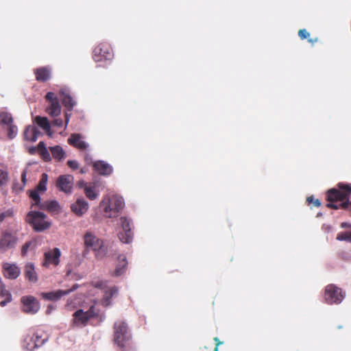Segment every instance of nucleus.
I'll list each match as a JSON object with an SVG mask.
<instances>
[{
	"label": "nucleus",
	"instance_id": "f257e3e1",
	"mask_svg": "<svg viewBox=\"0 0 351 351\" xmlns=\"http://www.w3.org/2000/svg\"><path fill=\"white\" fill-rule=\"evenodd\" d=\"M351 184L339 182L336 188H332L326 192V206L332 209H343L351 211Z\"/></svg>",
	"mask_w": 351,
	"mask_h": 351
},
{
	"label": "nucleus",
	"instance_id": "f03ea898",
	"mask_svg": "<svg viewBox=\"0 0 351 351\" xmlns=\"http://www.w3.org/2000/svg\"><path fill=\"white\" fill-rule=\"evenodd\" d=\"M114 341L123 351L132 347L131 335L127 324L118 320L114 324Z\"/></svg>",
	"mask_w": 351,
	"mask_h": 351
},
{
	"label": "nucleus",
	"instance_id": "7ed1b4c3",
	"mask_svg": "<svg viewBox=\"0 0 351 351\" xmlns=\"http://www.w3.org/2000/svg\"><path fill=\"white\" fill-rule=\"evenodd\" d=\"M123 206V199L122 197L117 196H113L111 199L107 196L104 197L100 202V207L108 217L116 216Z\"/></svg>",
	"mask_w": 351,
	"mask_h": 351
},
{
	"label": "nucleus",
	"instance_id": "20e7f679",
	"mask_svg": "<svg viewBox=\"0 0 351 351\" xmlns=\"http://www.w3.org/2000/svg\"><path fill=\"white\" fill-rule=\"evenodd\" d=\"M46 215L41 212L31 211L26 217V221L36 232H42L48 229L51 223L45 221Z\"/></svg>",
	"mask_w": 351,
	"mask_h": 351
},
{
	"label": "nucleus",
	"instance_id": "39448f33",
	"mask_svg": "<svg viewBox=\"0 0 351 351\" xmlns=\"http://www.w3.org/2000/svg\"><path fill=\"white\" fill-rule=\"evenodd\" d=\"M18 241L16 233L10 230L1 232L0 236V252H6L14 248Z\"/></svg>",
	"mask_w": 351,
	"mask_h": 351
},
{
	"label": "nucleus",
	"instance_id": "423d86ee",
	"mask_svg": "<svg viewBox=\"0 0 351 351\" xmlns=\"http://www.w3.org/2000/svg\"><path fill=\"white\" fill-rule=\"evenodd\" d=\"M343 299L342 291L334 285H328L325 288L324 300L329 304H339Z\"/></svg>",
	"mask_w": 351,
	"mask_h": 351
},
{
	"label": "nucleus",
	"instance_id": "0eeeda50",
	"mask_svg": "<svg viewBox=\"0 0 351 351\" xmlns=\"http://www.w3.org/2000/svg\"><path fill=\"white\" fill-rule=\"evenodd\" d=\"M112 56V49L107 43H100L93 50V58L95 62L110 60Z\"/></svg>",
	"mask_w": 351,
	"mask_h": 351
},
{
	"label": "nucleus",
	"instance_id": "6e6552de",
	"mask_svg": "<svg viewBox=\"0 0 351 351\" xmlns=\"http://www.w3.org/2000/svg\"><path fill=\"white\" fill-rule=\"evenodd\" d=\"M84 243L86 250H91L99 252L104 247L103 240L97 238L93 232L87 231L83 237Z\"/></svg>",
	"mask_w": 351,
	"mask_h": 351
},
{
	"label": "nucleus",
	"instance_id": "1a4fd4ad",
	"mask_svg": "<svg viewBox=\"0 0 351 351\" xmlns=\"http://www.w3.org/2000/svg\"><path fill=\"white\" fill-rule=\"evenodd\" d=\"M23 305V311L28 314H35L40 309V303L38 300L32 295H25L21 298Z\"/></svg>",
	"mask_w": 351,
	"mask_h": 351
},
{
	"label": "nucleus",
	"instance_id": "9d476101",
	"mask_svg": "<svg viewBox=\"0 0 351 351\" xmlns=\"http://www.w3.org/2000/svg\"><path fill=\"white\" fill-rule=\"evenodd\" d=\"M45 99L49 103L47 112L51 117H58L61 112V106L55 93L48 92L45 95Z\"/></svg>",
	"mask_w": 351,
	"mask_h": 351
},
{
	"label": "nucleus",
	"instance_id": "9b49d317",
	"mask_svg": "<svg viewBox=\"0 0 351 351\" xmlns=\"http://www.w3.org/2000/svg\"><path fill=\"white\" fill-rule=\"evenodd\" d=\"M120 221L122 226L123 232H119V238L121 242L129 243L132 241L133 238L131 221L125 217H121Z\"/></svg>",
	"mask_w": 351,
	"mask_h": 351
},
{
	"label": "nucleus",
	"instance_id": "f8f14e48",
	"mask_svg": "<svg viewBox=\"0 0 351 351\" xmlns=\"http://www.w3.org/2000/svg\"><path fill=\"white\" fill-rule=\"evenodd\" d=\"M61 252L59 248L55 247L52 250L45 252L43 266L48 267L49 265L56 267L60 263Z\"/></svg>",
	"mask_w": 351,
	"mask_h": 351
},
{
	"label": "nucleus",
	"instance_id": "ddd939ff",
	"mask_svg": "<svg viewBox=\"0 0 351 351\" xmlns=\"http://www.w3.org/2000/svg\"><path fill=\"white\" fill-rule=\"evenodd\" d=\"M78 287L77 285H74L73 287L68 290H61L58 289L53 291H50L47 293H41V296L44 300H50V301H57L60 300L62 297L69 294L71 292L75 291Z\"/></svg>",
	"mask_w": 351,
	"mask_h": 351
},
{
	"label": "nucleus",
	"instance_id": "4468645a",
	"mask_svg": "<svg viewBox=\"0 0 351 351\" xmlns=\"http://www.w3.org/2000/svg\"><path fill=\"white\" fill-rule=\"evenodd\" d=\"M73 184V177L71 175H63L58 177L56 185L58 188L65 192L71 193Z\"/></svg>",
	"mask_w": 351,
	"mask_h": 351
},
{
	"label": "nucleus",
	"instance_id": "2eb2a0df",
	"mask_svg": "<svg viewBox=\"0 0 351 351\" xmlns=\"http://www.w3.org/2000/svg\"><path fill=\"white\" fill-rule=\"evenodd\" d=\"M4 276L9 279H16L21 274L20 268L15 264L5 263L3 265Z\"/></svg>",
	"mask_w": 351,
	"mask_h": 351
},
{
	"label": "nucleus",
	"instance_id": "dca6fc26",
	"mask_svg": "<svg viewBox=\"0 0 351 351\" xmlns=\"http://www.w3.org/2000/svg\"><path fill=\"white\" fill-rule=\"evenodd\" d=\"M35 78L37 81L45 82L50 80L51 71L49 66H41L34 70Z\"/></svg>",
	"mask_w": 351,
	"mask_h": 351
},
{
	"label": "nucleus",
	"instance_id": "f3484780",
	"mask_svg": "<svg viewBox=\"0 0 351 351\" xmlns=\"http://www.w3.org/2000/svg\"><path fill=\"white\" fill-rule=\"evenodd\" d=\"M71 208L76 215L81 217L87 212L88 204L84 199H77L71 205Z\"/></svg>",
	"mask_w": 351,
	"mask_h": 351
},
{
	"label": "nucleus",
	"instance_id": "a211bd4d",
	"mask_svg": "<svg viewBox=\"0 0 351 351\" xmlns=\"http://www.w3.org/2000/svg\"><path fill=\"white\" fill-rule=\"evenodd\" d=\"M93 168L95 171L102 176H109L112 172V167L103 160H98L93 163Z\"/></svg>",
	"mask_w": 351,
	"mask_h": 351
},
{
	"label": "nucleus",
	"instance_id": "6ab92c4d",
	"mask_svg": "<svg viewBox=\"0 0 351 351\" xmlns=\"http://www.w3.org/2000/svg\"><path fill=\"white\" fill-rule=\"evenodd\" d=\"M88 322L87 317H86L84 311L82 309H78L73 314L72 323L76 326H86Z\"/></svg>",
	"mask_w": 351,
	"mask_h": 351
},
{
	"label": "nucleus",
	"instance_id": "aec40b11",
	"mask_svg": "<svg viewBox=\"0 0 351 351\" xmlns=\"http://www.w3.org/2000/svg\"><path fill=\"white\" fill-rule=\"evenodd\" d=\"M40 132L34 125H27L23 132V137L25 141L35 142Z\"/></svg>",
	"mask_w": 351,
	"mask_h": 351
},
{
	"label": "nucleus",
	"instance_id": "412c9836",
	"mask_svg": "<svg viewBox=\"0 0 351 351\" xmlns=\"http://www.w3.org/2000/svg\"><path fill=\"white\" fill-rule=\"evenodd\" d=\"M68 143L69 145L81 150H84L87 148V143L82 139V136L80 134H73L68 138Z\"/></svg>",
	"mask_w": 351,
	"mask_h": 351
},
{
	"label": "nucleus",
	"instance_id": "4be33fe9",
	"mask_svg": "<svg viewBox=\"0 0 351 351\" xmlns=\"http://www.w3.org/2000/svg\"><path fill=\"white\" fill-rule=\"evenodd\" d=\"M118 293V288L116 286L111 287L106 289L104 291L103 298L101 300V304L104 306H108L111 304L112 298Z\"/></svg>",
	"mask_w": 351,
	"mask_h": 351
},
{
	"label": "nucleus",
	"instance_id": "5701e85b",
	"mask_svg": "<svg viewBox=\"0 0 351 351\" xmlns=\"http://www.w3.org/2000/svg\"><path fill=\"white\" fill-rule=\"evenodd\" d=\"M24 276L27 280L32 282L38 281V275L35 269V266L32 263H27L24 267Z\"/></svg>",
	"mask_w": 351,
	"mask_h": 351
},
{
	"label": "nucleus",
	"instance_id": "b1692460",
	"mask_svg": "<svg viewBox=\"0 0 351 351\" xmlns=\"http://www.w3.org/2000/svg\"><path fill=\"white\" fill-rule=\"evenodd\" d=\"M127 265L128 261L125 256L120 254L118 256V263L117 264L116 269L113 273V276H119L122 275L125 272L127 268Z\"/></svg>",
	"mask_w": 351,
	"mask_h": 351
},
{
	"label": "nucleus",
	"instance_id": "393cba45",
	"mask_svg": "<svg viewBox=\"0 0 351 351\" xmlns=\"http://www.w3.org/2000/svg\"><path fill=\"white\" fill-rule=\"evenodd\" d=\"M60 95L62 97V104L69 110H71L75 106V102L71 96L65 90H61Z\"/></svg>",
	"mask_w": 351,
	"mask_h": 351
},
{
	"label": "nucleus",
	"instance_id": "a878e982",
	"mask_svg": "<svg viewBox=\"0 0 351 351\" xmlns=\"http://www.w3.org/2000/svg\"><path fill=\"white\" fill-rule=\"evenodd\" d=\"M40 209L46 210L51 213L58 212L60 209L59 204L57 201L52 200L50 202H45L40 205Z\"/></svg>",
	"mask_w": 351,
	"mask_h": 351
},
{
	"label": "nucleus",
	"instance_id": "bb28decb",
	"mask_svg": "<svg viewBox=\"0 0 351 351\" xmlns=\"http://www.w3.org/2000/svg\"><path fill=\"white\" fill-rule=\"evenodd\" d=\"M46 339H43L41 335L38 332L34 333L32 337H29V341H34V343L30 344L29 349H35L36 348L40 347L45 343Z\"/></svg>",
	"mask_w": 351,
	"mask_h": 351
},
{
	"label": "nucleus",
	"instance_id": "cd10ccee",
	"mask_svg": "<svg viewBox=\"0 0 351 351\" xmlns=\"http://www.w3.org/2000/svg\"><path fill=\"white\" fill-rule=\"evenodd\" d=\"M36 123L43 128L49 135H51V125L47 117L37 116L35 118Z\"/></svg>",
	"mask_w": 351,
	"mask_h": 351
},
{
	"label": "nucleus",
	"instance_id": "c85d7f7f",
	"mask_svg": "<svg viewBox=\"0 0 351 351\" xmlns=\"http://www.w3.org/2000/svg\"><path fill=\"white\" fill-rule=\"evenodd\" d=\"M49 149L51 152L53 158L58 160L63 159L65 156V153L63 149L59 145L50 147Z\"/></svg>",
	"mask_w": 351,
	"mask_h": 351
},
{
	"label": "nucleus",
	"instance_id": "c756f323",
	"mask_svg": "<svg viewBox=\"0 0 351 351\" xmlns=\"http://www.w3.org/2000/svg\"><path fill=\"white\" fill-rule=\"evenodd\" d=\"M84 313L88 321L93 318L100 317V310L97 308L95 305L90 306L88 311H84Z\"/></svg>",
	"mask_w": 351,
	"mask_h": 351
},
{
	"label": "nucleus",
	"instance_id": "7c9ffc66",
	"mask_svg": "<svg viewBox=\"0 0 351 351\" xmlns=\"http://www.w3.org/2000/svg\"><path fill=\"white\" fill-rule=\"evenodd\" d=\"M84 193L87 198L90 200L95 199L99 195L95 186H86L84 188Z\"/></svg>",
	"mask_w": 351,
	"mask_h": 351
},
{
	"label": "nucleus",
	"instance_id": "2f4dec72",
	"mask_svg": "<svg viewBox=\"0 0 351 351\" xmlns=\"http://www.w3.org/2000/svg\"><path fill=\"white\" fill-rule=\"evenodd\" d=\"M13 122V119L10 114L1 112H0V124L5 126L11 125Z\"/></svg>",
	"mask_w": 351,
	"mask_h": 351
},
{
	"label": "nucleus",
	"instance_id": "473e14b6",
	"mask_svg": "<svg viewBox=\"0 0 351 351\" xmlns=\"http://www.w3.org/2000/svg\"><path fill=\"white\" fill-rule=\"evenodd\" d=\"M36 241H29L25 243V244L22 246L21 248V255L25 256L27 255L28 251L29 250H32L36 247Z\"/></svg>",
	"mask_w": 351,
	"mask_h": 351
},
{
	"label": "nucleus",
	"instance_id": "72a5a7b5",
	"mask_svg": "<svg viewBox=\"0 0 351 351\" xmlns=\"http://www.w3.org/2000/svg\"><path fill=\"white\" fill-rule=\"evenodd\" d=\"M47 179L48 176L46 173H43L36 189L39 191H45L47 189L46 185L47 182Z\"/></svg>",
	"mask_w": 351,
	"mask_h": 351
},
{
	"label": "nucleus",
	"instance_id": "f704fd0d",
	"mask_svg": "<svg viewBox=\"0 0 351 351\" xmlns=\"http://www.w3.org/2000/svg\"><path fill=\"white\" fill-rule=\"evenodd\" d=\"M38 191H38L36 189L31 191L30 193H29V197L34 201L33 205L34 206H38L40 208V205L42 203H40V195L38 194Z\"/></svg>",
	"mask_w": 351,
	"mask_h": 351
},
{
	"label": "nucleus",
	"instance_id": "c9c22d12",
	"mask_svg": "<svg viewBox=\"0 0 351 351\" xmlns=\"http://www.w3.org/2000/svg\"><path fill=\"white\" fill-rule=\"evenodd\" d=\"M298 36L302 40L308 38V41L312 44L317 41V38L315 39L309 38L310 34L306 29H300L298 32Z\"/></svg>",
	"mask_w": 351,
	"mask_h": 351
},
{
	"label": "nucleus",
	"instance_id": "e433bc0d",
	"mask_svg": "<svg viewBox=\"0 0 351 351\" xmlns=\"http://www.w3.org/2000/svg\"><path fill=\"white\" fill-rule=\"evenodd\" d=\"M14 216V210L12 208H9L0 213V223L3 221L8 218H11Z\"/></svg>",
	"mask_w": 351,
	"mask_h": 351
},
{
	"label": "nucleus",
	"instance_id": "4c0bfd02",
	"mask_svg": "<svg viewBox=\"0 0 351 351\" xmlns=\"http://www.w3.org/2000/svg\"><path fill=\"white\" fill-rule=\"evenodd\" d=\"M339 241H346L351 243V232H340L337 236Z\"/></svg>",
	"mask_w": 351,
	"mask_h": 351
},
{
	"label": "nucleus",
	"instance_id": "58836bf2",
	"mask_svg": "<svg viewBox=\"0 0 351 351\" xmlns=\"http://www.w3.org/2000/svg\"><path fill=\"white\" fill-rule=\"evenodd\" d=\"M8 127V136L9 138L12 139L14 138L16 134H17V128L16 126L14 125L12 123Z\"/></svg>",
	"mask_w": 351,
	"mask_h": 351
},
{
	"label": "nucleus",
	"instance_id": "ea45409f",
	"mask_svg": "<svg viewBox=\"0 0 351 351\" xmlns=\"http://www.w3.org/2000/svg\"><path fill=\"white\" fill-rule=\"evenodd\" d=\"M92 285L94 287L100 289L102 291H104L108 287L106 282L103 280L93 281Z\"/></svg>",
	"mask_w": 351,
	"mask_h": 351
},
{
	"label": "nucleus",
	"instance_id": "a19ab883",
	"mask_svg": "<svg viewBox=\"0 0 351 351\" xmlns=\"http://www.w3.org/2000/svg\"><path fill=\"white\" fill-rule=\"evenodd\" d=\"M8 181V173L2 169H0V186L5 184Z\"/></svg>",
	"mask_w": 351,
	"mask_h": 351
},
{
	"label": "nucleus",
	"instance_id": "79ce46f5",
	"mask_svg": "<svg viewBox=\"0 0 351 351\" xmlns=\"http://www.w3.org/2000/svg\"><path fill=\"white\" fill-rule=\"evenodd\" d=\"M39 155L40 156L42 159L46 162L51 160V156L47 149L43 150L41 152L39 153Z\"/></svg>",
	"mask_w": 351,
	"mask_h": 351
},
{
	"label": "nucleus",
	"instance_id": "37998d69",
	"mask_svg": "<svg viewBox=\"0 0 351 351\" xmlns=\"http://www.w3.org/2000/svg\"><path fill=\"white\" fill-rule=\"evenodd\" d=\"M306 202L308 204L313 203L315 206L319 207L321 206V202L318 199H314L313 196L308 197L306 198Z\"/></svg>",
	"mask_w": 351,
	"mask_h": 351
},
{
	"label": "nucleus",
	"instance_id": "c03bdc74",
	"mask_svg": "<svg viewBox=\"0 0 351 351\" xmlns=\"http://www.w3.org/2000/svg\"><path fill=\"white\" fill-rule=\"evenodd\" d=\"M8 295H11L10 292L5 289V287L3 284L1 283L0 286V296L6 297Z\"/></svg>",
	"mask_w": 351,
	"mask_h": 351
},
{
	"label": "nucleus",
	"instance_id": "a18cd8bd",
	"mask_svg": "<svg viewBox=\"0 0 351 351\" xmlns=\"http://www.w3.org/2000/svg\"><path fill=\"white\" fill-rule=\"evenodd\" d=\"M67 165L71 169L74 170L79 167L78 162L76 160H69Z\"/></svg>",
	"mask_w": 351,
	"mask_h": 351
},
{
	"label": "nucleus",
	"instance_id": "49530a36",
	"mask_svg": "<svg viewBox=\"0 0 351 351\" xmlns=\"http://www.w3.org/2000/svg\"><path fill=\"white\" fill-rule=\"evenodd\" d=\"M34 343V341H29V337H27L25 341H24V344H23V346L29 351H32L34 350V349H29V347L30 346V344H33Z\"/></svg>",
	"mask_w": 351,
	"mask_h": 351
},
{
	"label": "nucleus",
	"instance_id": "de8ad7c7",
	"mask_svg": "<svg viewBox=\"0 0 351 351\" xmlns=\"http://www.w3.org/2000/svg\"><path fill=\"white\" fill-rule=\"evenodd\" d=\"M63 124L62 119L60 118L56 119L52 121V125L57 127H62Z\"/></svg>",
	"mask_w": 351,
	"mask_h": 351
},
{
	"label": "nucleus",
	"instance_id": "09e8293b",
	"mask_svg": "<svg viewBox=\"0 0 351 351\" xmlns=\"http://www.w3.org/2000/svg\"><path fill=\"white\" fill-rule=\"evenodd\" d=\"M27 169H24L21 173V181L23 183V187H24L27 183Z\"/></svg>",
	"mask_w": 351,
	"mask_h": 351
},
{
	"label": "nucleus",
	"instance_id": "8fccbe9b",
	"mask_svg": "<svg viewBox=\"0 0 351 351\" xmlns=\"http://www.w3.org/2000/svg\"><path fill=\"white\" fill-rule=\"evenodd\" d=\"M12 300V295H8L5 297V299L0 302V306L3 307L5 306L8 303L11 302Z\"/></svg>",
	"mask_w": 351,
	"mask_h": 351
},
{
	"label": "nucleus",
	"instance_id": "3c124183",
	"mask_svg": "<svg viewBox=\"0 0 351 351\" xmlns=\"http://www.w3.org/2000/svg\"><path fill=\"white\" fill-rule=\"evenodd\" d=\"M36 147H37V150H38V154L40 152H41L43 150L47 149L46 145H45V143L43 141L39 142V143L38 144Z\"/></svg>",
	"mask_w": 351,
	"mask_h": 351
},
{
	"label": "nucleus",
	"instance_id": "603ef678",
	"mask_svg": "<svg viewBox=\"0 0 351 351\" xmlns=\"http://www.w3.org/2000/svg\"><path fill=\"white\" fill-rule=\"evenodd\" d=\"M213 340L215 342V347L213 350V351H219V346L223 343L222 341L219 340L218 337H215Z\"/></svg>",
	"mask_w": 351,
	"mask_h": 351
},
{
	"label": "nucleus",
	"instance_id": "864d4df0",
	"mask_svg": "<svg viewBox=\"0 0 351 351\" xmlns=\"http://www.w3.org/2000/svg\"><path fill=\"white\" fill-rule=\"evenodd\" d=\"M37 150V147H32L29 149V153L31 154H34Z\"/></svg>",
	"mask_w": 351,
	"mask_h": 351
},
{
	"label": "nucleus",
	"instance_id": "5fc2aeb1",
	"mask_svg": "<svg viewBox=\"0 0 351 351\" xmlns=\"http://www.w3.org/2000/svg\"><path fill=\"white\" fill-rule=\"evenodd\" d=\"M341 226V228H351V225L346 222L342 223Z\"/></svg>",
	"mask_w": 351,
	"mask_h": 351
},
{
	"label": "nucleus",
	"instance_id": "6e6d98bb",
	"mask_svg": "<svg viewBox=\"0 0 351 351\" xmlns=\"http://www.w3.org/2000/svg\"><path fill=\"white\" fill-rule=\"evenodd\" d=\"M69 121V117L68 114H65V123H66V125L68 124Z\"/></svg>",
	"mask_w": 351,
	"mask_h": 351
},
{
	"label": "nucleus",
	"instance_id": "4d7b16f0",
	"mask_svg": "<svg viewBox=\"0 0 351 351\" xmlns=\"http://www.w3.org/2000/svg\"><path fill=\"white\" fill-rule=\"evenodd\" d=\"M80 172H81L82 173H85V171H84L83 169H81V171H80Z\"/></svg>",
	"mask_w": 351,
	"mask_h": 351
}]
</instances>
